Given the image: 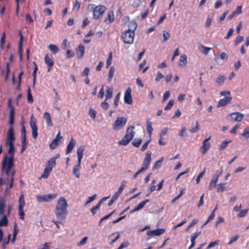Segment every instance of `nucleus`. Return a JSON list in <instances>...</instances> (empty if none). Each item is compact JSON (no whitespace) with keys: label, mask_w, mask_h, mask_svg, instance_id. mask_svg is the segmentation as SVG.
Listing matches in <instances>:
<instances>
[{"label":"nucleus","mask_w":249,"mask_h":249,"mask_svg":"<svg viewBox=\"0 0 249 249\" xmlns=\"http://www.w3.org/2000/svg\"><path fill=\"white\" fill-rule=\"evenodd\" d=\"M8 107L10 108V120H9V124L12 126V125L14 124V106L11 105V100L9 99L8 100Z\"/></svg>","instance_id":"nucleus-15"},{"label":"nucleus","mask_w":249,"mask_h":249,"mask_svg":"<svg viewBox=\"0 0 249 249\" xmlns=\"http://www.w3.org/2000/svg\"><path fill=\"white\" fill-rule=\"evenodd\" d=\"M142 142V139L140 138H135L132 142V145L136 147H139Z\"/></svg>","instance_id":"nucleus-40"},{"label":"nucleus","mask_w":249,"mask_h":249,"mask_svg":"<svg viewBox=\"0 0 249 249\" xmlns=\"http://www.w3.org/2000/svg\"><path fill=\"white\" fill-rule=\"evenodd\" d=\"M75 53L74 52L71 50H68L66 52V56L67 58H70L74 56Z\"/></svg>","instance_id":"nucleus-63"},{"label":"nucleus","mask_w":249,"mask_h":249,"mask_svg":"<svg viewBox=\"0 0 249 249\" xmlns=\"http://www.w3.org/2000/svg\"><path fill=\"white\" fill-rule=\"evenodd\" d=\"M68 206L67 200L64 197L59 198L56 202L54 210L56 219L65 220L68 213Z\"/></svg>","instance_id":"nucleus-1"},{"label":"nucleus","mask_w":249,"mask_h":249,"mask_svg":"<svg viewBox=\"0 0 249 249\" xmlns=\"http://www.w3.org/2000/svg\"><path fill=\"white\" fill-rule=\"evenodd\" d=\"M156 189L155 185H150L149 188L147 189V194L146 195V196H148L149 195Z\"/></svg>","instance_id":"nucleus-52"},{"label":"nucleus","mask_w":249,"mask_h":249,"mask_svg":"<svg viewBox=\"0 0 249 249\" xmlns=\"http://www.w3.org/2000/svg\"><path fill=\"white\" fill-rule=\"evenodd\" d=\"M211 136L205 139L203 141V144L200 148V151L202 154H205L210 147V143L209 141L210 140Z\"/></svg>","instance_id":"nucleus-11"},{"label":"nucleus","mask_w":249,"mask_h":249,"mask_svg":"<svg viewBox=\"0 0 249 249\" xmlns=\"http://www.w3.org/2000/svg\"><path fill=\"white\" fill-rule=\"evenodd\" d=\"M244 39V37L243 36H238L234 41V45H237L239 43L241 42Z\"/></svg>","instance_id":"nucleus-47"},{"label":"nucleus","mask_w":249,"mask_h":249,"mask_svg":"<svg viewBox=\"0 0 249 249\" xmlns=\"http://www.w3.org/2000/svg\"><path fill=\"white\" fill-rule=\"evenodd\" d=\"M8 220L7 215H4L3 217L0 220V227L1 226H7L8 225Z\"/></svg>","instance_id":"nucleus-36"},{"label":"nucleus","mask_w":249,"mask_h":249,"mask_svg":"<svg viewBox=\"0 0 249 249\" xmlns=\"http://www.w3.org/2000/svg\"><path fill=\"white\" fill-rule=\"evenodd\" d=\"M76 144V141L71 138L67 146L66 154L70 153Z\"/></svg>","instance_id":"nucleus-22"},{"label":"nucleus","mask_w":249,"mask_h":249,"mask_svg":"<svg viewBox=\"0 0 249 249\" xmlns=\"http://www.w3.org/2000/svg\"><path fill=\"white\" fill-rule=\"evenodd\" d=\"M100 206H101L100 203H98L95 206L93 207L91 209L90 211L92 213V215L95 214L96 212L100 208Z\"/></svg>","instance_id":"nucleus-51"},{"label":"nucleus","mask_w":249,"mask_h":249,"mask_svg":"<svg viewBox=\"0 0 249 249\" xmlns=\"http://www.w3.org/2000/svg\"><path fill=\"white\" fill-rule=\"evenodd\" d=\"M56 165V163L55 161V160L54 158H51L47 163V166L45 167L46 168L52 171L53 168Z\"/></svg>","instance_id":"nucleus-26"},{"label":"nucleus","mask_w":249,"mask_h":249,"mask_svg":"<svg viewBox=\"0 0 249 249\" xmlns=\"http://www.w3.org/2000/svg\"><path fill=\"white\" fill-rule=\"evenodd\" d=\"M124 102L127 104H131L132 103L131 89L130 88L127 89L124 92Z\"/></svg>","instance_id":"nucleus-13"},{"label":"nucleus","mask_w":249,"mask_h":249,"mask_svg":"<svg viewBox=\"0 0 249 249\" xmlns=\"http://www.w3.org/2000/svg\"><path fill=\"white\" fill-rule=\"evenodd\" d=\"M198 222V220L197 219H193L190 224L189 225V226L187 227V228L186 229V231H188L190 228L194 226L195 225L197 224Z\"/></svg>","instance_id":"nucleus-55"},{"label":"nucleus","mask_w":249,"mask_h":249,"mask_svg":"<svg viewBox=\"0 0 249 249\" xmlns=\"http://www.w3.org/2000/svg\"><path fill=\"white\" fill-rule=\"evenodd\" d=\"M23 207L22 206H18V214L19 216V218L20 219L23 220L24 218V213L23 211Z\"/></svg>","instance_id":"nucleus-44"},{"label":"nucleus","mask_w":249,"mask_h":249,"mask_svg":"<svg viewBox=\"0 0 249 249\" xmlns=\"http://www.w3.org/2000/svg\"><path fill=\"white\" fill-rule=\"evenodd\" d=\"M134 126H130L127 128L124 136L119 142V143L120 145H126L129 143L135 134V132L134 131Z\"/></svg>","instance_id":"nucleus-3"},{"label":"nucleus","mask_w":249,"mask_h":249,"mask_svg":"<svg viewBox=\"0 0 249 249\" xmlns=\"http://www.w3.org/2000/svg\"><path fill=\"white\" fill-rule=\"evenodd\" d=\"M81 169V166H78L76 165H74L72 168V173L73 175L75 176L76 178H78L80 177V170Z\"/></svg>","instance_id":"nucleus-28"},{"label":"nucleus","mask_w":249,"mask_h":249,"mask_svg":"<svg viewBox=\"0 0 249 249\" xmlns=\"http://www.w3.org/2000/svg\"><path fill=\"white\" fill-rule=\"evenodd\" d=\"M63 138L62 136H60V132L59 131L57 134L56 135L55 138L53 140L52 142L49 144V147L52 149H55L56 146L59 145L61 143V140Z\"/></svg>","instance_id":"nucleus-9"},{"label":"nucleus","mask_w":249,"mask_h":249,"mask_svg":"<svg viewBox=\"0 0 249 249\" xmlns=\"http://www.w3.org/2000/svg\"><path fill=\"white\" fill-rule=\"evenodd\" d=\"M125 183H126V182L124 181H123L122 182L121 185L120 186L118 191L113 195V196H115V198H116L117 199L118 196H119V195L123 192V190H124V189L125 186Z\"/></svg>","instance_id":"nucleus-27"},{"label":"nucleus","mask_w":249,"mask_h":249,"mask_svg":"<svg viewBox=\"0 0 249 249\" xmlns=\"http://www.w3.org/2000/svg\"><path fill=\"white\" fill-rule=\"evenodd\" d=\"M212 18L210 17V16H208L206 21L205 24V26L207 28H209L212 23Z\"/></svg>","instance_id":"nucleus-50"},{"label":"nucleus","mask_w":249,"mask_h":249,"mask_svg":"<svg viewBox=\"0 0 249 249\" xmlns=\"http://www.w3.org/2000/svg\"><path fill=\"white\" fill-rule=\"evenodd\" d=\"M112 53H110L108 57L107 61V63H106L107 68H108L110 65V64L112 63Z\"/></svg>","instance_id":"nucleus-59"},{"label":"nucleus","mask_w":249,"mask_h":249,"mask_svg":"<svg viewBox=\"0 0 249 249\" xmlns=\"http://www.w3.org/2000/svg\"><path fill=\"white\" fill-rule=\"evenodd\" d=\"M5 200L3 197L0 198V214H3L4 212Z\"/></svg>","instance_id":"nucleus-33"},{"label":"nucleus","mask_w":249,"mask_h":249,"mask_svg":"<svg viewBox=\"0 0 249 249\" xmlns=\"http://www.w3.org/2000/svg\"><path fill=\"white\" fill-rule=\"evenodd\" d=\"M187 63V57L186 55H181L180 56L179 60L178 62L179 66L181 67H184Z\"/></svg>","instance_id":"nucleus-25"},{"label":"nucleus","mask_w":249,"mask_h":249,"mask_svg":"<svg viewBox=\"0 0 249 249\" xmlns=\"http://www.w3.org/2000/svg\"><path fill=\"white\" fill-rule=\"evenodd\" d=\"M65 220H60L59 219H57V220H53L52 222L56 225V227L58 229H60V226H59V224H62Z\"/></svg>","instance_id":"nucleus-58"},{"label":"nucleus","mask_w":249,"mask_h":249,"mask_svg":"<svg viewBox=\"0 0 249 249\" xmlns=\"http://www.w3.org/2000/svg\"><path fill=\"white\" fill-rule=\"evenodd\" d=\"M96 194H94V195H93L89 197L88 198V199H87V201L86 202V203L85 204V206L87 205L89 203L91 202L92 201H93V200H94L95 198H96Z\"/></svg>","instance_id":"nucleus-57"},{"label":"nucleus","mask_w":249,"mask_h":249,"mask_svg":"<svg viewBox=\"0 0 249 249\" xmlns=\"http://www.w3.org/2000/svg\"><path fill=\"white\" fill-rule=\"evenodd\" d=\"M173 105H174V100H170L167 103V105L165 106L164 109L165 110L170 109L173 107Z\"/></svg>","instance_id":"nucleus-56"},{"label":"nucleus","mask_w":249,"mask_h":249,"mask_svg":"<svg viewBox=\"0 0 249 249\" xmlns=\"http://www.w3.org/2000/svg\"><path fill=\"white\" fill-rule=\"evenodd\" d=\"M163 41H165L166 40H167L169 38H170V34L166 31H163Z\"/></svg>","instance_id":"nucleus-64"},{"label":"nucleus","mask_w":249,"mask_h":249,"mask_svg":"<svg viewBox=\"0 0 249 249\" xmlns=\"http://www.w3.org/2000/svg\"><path fill=\"white\" fill-rule=\"evenodd\" d=\"M13 156H8L5 155L2 160V171L6 176H8L10 174V171L14 165Z\"/></svg>","instance_id":"nucleus-2"},{"label":"nucleus","mask_w":249,"mask_h":249,"mask_svg":"<svg viewBox=\"0 0 249 249\" xmlns=\"http://www.w3.org/2000/svg\"><path fill=\"white\" fill-rule=\"evenodd\" d=\"M163 159L164 158L162 157L155 162L153 169H158L161 166V164L163 160Z\"/></svg>","instance_id":"nucleus-43"},{"label":"nucleus","mask_w":249,"mask_h":249,"mask_svg":"<svg viewBox=\"0 0 249 249\" xmlns=\"http://www.w3.org/2000/svg\"><path fill=\"white\" fill-rule=\"evenodd\" d=\"M249 211V209H244L241 210L239 214H238V216L239 217H243L246 215L248 212Z\"/></svg>","instance_id":"nucleus-54"},{"label":"nucleus","mask_w":249,"mask_h":249,"mask_svg":"<svg viewBox=\"0 0 249 249\" xmlns=\"http://www.w3.org/2000/svg\"><path fill=\"white\" fill-rule=\"evenodd\" d=\"M27 101L29 103H32L33 102V98L31 93V90L30 88L28 87L27 88Z\"/></svg>","instance_id":"nucleus-37"},{"label":"nucleus","mask_w":249,"mask_h":249,"mask_svg":"<svg viewBox=\"0 0 249 249\" xmlns=\"http://www.w3.org/2000/svg\"><path fill=\"white\" fill-rule=\"evenodd\" d=\"M244 117V115L239 112L231 113L229 114L228 119L232 122H240Z\"/></svg>","instance_id":"nucleus-7"},{"label":"nucleus","mask_w":249,"mask_h":249,"mask_svg":"<svg viewBox=\"0 0 249 249\" xmlns=\"http://www.w3.org/2000/svg\"><path fill=\"white\" fill-rule=\"evenodd\" d=\"M51 171L50 170L45 168L43 171V174L41 175L39 178H47L51 172Z\"/></svg>","instance_id":"nucleus-41"},{"label":"nucleus","mask_w":249,"mask_h":249,"mask_svg":"<svg viewBox=\"0 0 249 249\" xmlns=\"http://www.w3.org/2000/svg\"><path fill=\"white\" fill-rule=\"evenodd\" d=\"M33 115L31 116V120L30 121V124L32 128V137L36 139L37 136V127L36 124V121L33 119Z\"/></svg>","instance_id":"nucleus-10"},{"label":"nucleus","mask_w":249,"mask_h":249,"mask_svg":"<svg viewBox=\"0 0 249 249\" xmlns=\"http://www.w3.org/2000/svg\"><path fill=\"white\" fill-rule=\"evenodd\" d=\"M7 145L9 146V148L8 150V153L10 155L9 156H13L14 157V153L15 151L14 149V146L13 143H9V144H6Z\"/></svg>","instance_id":"nucleus-35"},{"label":"nucleus","mask_w":249,"mask_h":249,"mask_svg":"<svg viewBox=\"0 0 249 249\" xmlns=\"http://www.w3.org/2000/svg\"><path fill=\"white\" fill-rule=\"evenodd\" d=\"M48 48L53 54L57 53L59 51V48L56 45L54 44H49L48 46Z\"/></svg>","instance_id":"nucleus-31"},{"label":"nucleus","mask_w":249,"mask_h":249,"mask_svg":"<svg viewBox=\"0 0 249 249\" xmlns=\"http://www.w3.org/2000/svg\"><path fill=\"white\" fill-rule=\"evenodd\" d=\"M232 98L231 96L225 97L223 99H220L217 104V107H224L227 104L231 102Z\"/></svg>","instance_id":"nucleus-19"},{"label":"nucleus","mask_w":249,"mask_h":249,"mask_svg":"<svg viewBox=\"0 0 249 249\" xmlns=\"http://www.w3.org/2000/svg\"><path fill=\"white\" fill-rule=\"evenodd\" d=\"M200 48L202 49L201 50V52L205 55H207L209 53V52L212 50V48L205 47L203 45H201Z\"/></svg>","instance_id":"nucleus-38"},{"label":"nucleus","mask_w":249,"mask_h":249,"mask_svg":"<svg viewBox=\"0 0 249 249\" xmlns=\"http://www.w3.org/2000/svg\"><path fill=\"white\" fill-rule=\"evenodd\" d=\"M151 154L152 153L150 151H147L143 161L142 166L146 168L147 169H148L151 161Z\"/></svg>","instance_id":"nucleus-18"},{"label":"nucleus","mask_w":249,"mask_h":249,"mask_svg":"<svg viewBox=\"0 0 249 249\" xmlns=\"http://www.w3.org/2000/svg\"><path fill=\"white\" fill-rule=\"evenodd\" d=\"M199 129V124H198V123L197 121L196 122V126L195 127H192L190 130V132L191 133H196V132L197 131H198Z\"/></svg>","instance_id":"nucleus-49"},{"label":"nucleus","mask_w":249,"mask_h":249,"mask_svg":"<svg viewBox=\"0 0 249 249\" xmlns=\"http://www.w3.org/2000/svg\"><path fill=\"white\" fill-rule=\"evenodd\" d=\"M226 79V77L224 75H219L215 79V83L217 85L220 86L222 85Z\"/></svg>","instance_id":"nucleus-29"},{"label":"nucleus","mask_w":249,"mask_h":249,"mask_svg":"<svg viewBox=\"0 0 249 249\" xmlns=\"http://www.w3.org/2000/svg\"><path fill=\"white\" fill-rule=\"evenodd\" d=\"M43 118L45 119L46 124L48 126H53V124L52 121V118L50 113L48 112H46L44 113Z\"/></svg>","instance_id":"nucleus-23"},{"label":"nucleus","mask_w":249,"mask_h":249,"mask_svg":"<svg viewBox=\"0 0 249 249\" xmlns=\"http://www.w3.org/2000/svg\"><path fill=\"white\" fill-rule=\"evenodd\" d=\"M15 140L14 136L13 128L10 126L7 132V136L6 138V144L13 143V141Z\"/></svg>","instance_id":"nucleus-17"},{"label":"nucleus","mask_w":249,"mask_h":249,"mask_svg":"<svg viewBox=\"0 0 249 249\" xmlns=\"http://www.w3.org/2000/svg\"><path fill=\"white\" fill-rule=\"evenodd\" d=\"M88 237L87 236L84 237L77 244V246H81L85 245L87 242Z\"/></svg>","instance_id":"nucleus-62"},{"label":"nucleus","mask_w":249,"mask_h":249,"mask_svg":"<svg viewBox=\"0 0 249 249\" xmlns=\"http://www.w3.org/2000/svg\"><path fill=\"white\" fill-rule=\"evenodd\" d=\"M146 127H147V132L150 136L151 135V134H152V132L153 131V128L151 125V123L150 122H147L146 123Z\"/></svg>","instance_id":"nucleus-46"},{"label":"nucleus","mask_w":249,"mask_h":249,"mask_svg":"<svg viewBox=\"0 0 249 249\" xmlns=\"http://www.w3.org/2000/svg\"><path fill=\"white\" fill-rule=\"evenodd\" d=\"M221 174V172L219 173H217V172L213 176L209 185V189L212 190L213 188H214L216 185V183L218 181V178Z\"/></svg>","instance_id":"nucleus-16"},{"label":"nucleus","mask_w":249,"mask_h":249,"mask_svg":"<svg viewBox=\"0 0 249 249\" xmlns=\"http://www.w3.org/2000/svg\"><path fill=\"white\" fill-rule=\"evenodd\" d=\"M114 16L113 12L112 11H110L107 15V18L106 20H107L109 21V23H111L114 21Z\"/></svg>","instance_id":"nucleus-45"},{"label":"nucleus","mask_w":249,"mask_h":249,"mask_svg":"<svg viewBox=\"0 0 249 249\" xmlns=\"http://www.w3.org/2000/svg\"><path fill=\"white\" fill-rule=\"evenodd\" d=\"M113 88L112 87H108L107 90L106 94V99H110L113 94Z\"/></svg>","instance_id":"nucleus-34"},{"label":"nucleus","mask_w":249,"mask_h":249,"mask_svg":"<svg viewBox=\"0 0 249 249\" xmlns=\"http://www.w3.org/2000/svg\"><path fill=\"white\" fill-rule=\"evenodd\" d=\"M137 24L135 21L132 20L128 24V29L130 31L133 32L134 33L135 30L137 28Z\"/></svg>","instance_id":"nucleus-30"},{"label":"nucleus","mask_w":249,"mask_h":249,"mask_svg":"<svg viewBox=\"0 0 249 249\" xmlns=\"http://www.w3.org/2000/svg\"><path fill=\"white\" fill-rule=\"evenodd\" d=\"M201 231H196L191 236V241L192 245H195L196 244V238L200 234Z\"/></svg>","instance_id":"nucleus-32"},{"label":"nucleus","mask_w":249,"mask_h":249,"mask_svg":"<svg viewBox=\"0 0 249 249\" xmlns=\"http://www.w3.org/2000/svg\"><path fill=\"white\" fill-rule=\"evenodd\" d=\"M242 135L246 139L249 138V127H247L244 129Z\"/></svg>","instance_id":"nucleus-53"},{"label":"nucleus","mask_w":249,"mask_h":249,"mask_svg":"<svg viewBox=\"0 0 249 249\" xmlns=\"http://www.w3.org/2000/svg\"><path fill=\"white\" fill-rule=\"evenodd\" d=\"M165 231V230L164 229L161 228L152 231H148L146 233L148 236H160L163 234Z\"/></svg>","instance_id":"nucleus-14"},{"label":"nucleus","mask_w":249,"mask_h":249,"mask_svg":"<svg viewBox=\"0 0 249 249\" xmlns=\"http://www.w3.org/2000/svg\"><path fill=\"white\" fill-rule=\"evenodd\" d=\"M225 183H220L218 184L217 187L216 191L217 192H223L224 190H227L226 187L225 186Z\"/></svg>","instance_id":"nucleus-42"},{"label":"nucleus","mask_w":249,"mask_h":249,"mask_svg":"<svg viewBox=\"0 0 249 249\" xmlns=\"http://www.w3.org/2000/svg\"><path fill=\"white\" fill-rule=\"evenodd\" d=\"M149 200L148 199H145L144 200L142 201L137 206H135V208L133 210L130 211V213H132L136 211H138L141 210L144 207L145 205L147 202H149Z\"/></svg>","instance_id":"nucleus-21"},{"label":"nucleus","mask_w":249,"mask_h":249,"mask_svg":"<svg viewBox=\"0 0 249 249\" xmlns=\"http://www.w3.org/2000/svg\"><path fill=\"white\" fill-rule=\"evenodd\" d=\"M230 141H224L220 144L219 149L220 150H224L228 145Z\"/></svg>","instance_id":"nucleus-48"},{"label":"nucleus","mask_w":249,"mask_h":249,"mask_svg":"<svg viewBox=\"0 0 249 249\" xmlns=\"http://www.w3.org/2000/svg\"><path fill=\"white\" fill-rule=\"evenodd\" d=\"M106 10L104 6L98 5L96 6L93 10V17L94 18L98 19Z\"/></svg>","instance_id":"nucleus-6"},{"label":"nucleus","mask_w":249,"mask_h":249,"mask_svg":"<svg viewBox=\"0 0 249 249\" xmlns=\"http://www.w3.org/2000/svg\"><path fill=\"white\" fill-rule=\"evenodd\" d=\"M115 72V69L113 67H111L108 75L107 81L108 82H110L111 81L112 78L113 76L114 73Z\"/></svg>","instance_id":"nucleus-39"},{"label":"nucleus","mask_w":249,"mask_h":249,"mask_svg":"<svg viewBox=\"0 0 249 249\" xmlns=\"http://www.w3.org/2000/svg\"><path fill=\"white\" fill-rule=\"evenodd\" d=\"M85 149V146L84 145H81L80 147L77 148L76 150V154L78 159H82Z\"/></svg>","instance_id":"nucleus-24"},{"label":"nucleus","mask_w":249,"mask_h":249,"mask_svg":"<svg viewBox=\"0 0 249 249\" xmlns=\"http://www.w3.org/2000/svg\"><path fill=\"white\" fill-rule=\"evenodd\" d=\"M164 75L160 71H158L155 80L156 82H159L161 79H162Z\"/></svg>","instance_id":"nucleus-61"},{"label":"nucleus","mask_w":249,"mask_h":249,"mask_svg":"<svg viewBox=\"0 0 249 249\" xmlns=\"http://www.w3.org/2000/svg\"><path fill=\"white\" fill-rule=\"evenodd\" d=\"M89 114L91 118L94 119L96 117V113L94 110L90 108L89 111Z\"/></svg>","instance_id":"nucleus-60"},{"label":"nucleus","mask_w":249,"mask_h":249,"mask_svg":"<svg viewBox=\"0 0 249 249\" xmlns=\"http://www.w3.org/2000/svg\"><path fill=\"white\" fill-rule=\"evenodd\" d=\"M44 61L47 65L48 71H49L54 64L52 55L49 53H47L45 55Z\"/></svg>","instance_id":"nucleus-12"},{"label":"nucleus","mask_w":249,"mask_h":249,"mask_svg":"<svg viewBox=\"0 0 249 249\" xmlns=\"http://www.w3.org/2000/svg\"><path fill=\"white\" fill-rule=\"evenodd\" d=\"M127 119L124 117H118L112 124V128L114 130H119L125 125Z\"/></svg>","instance_id":"nucleus-5"},{"label":"nucleus","mask_w":249,"mask_h":249,"mask_svg":"<svg viewBox=\"0 0 249 249\" xmlns=\"http://www.w3.org/2000/svg\"><path fill=\"white\" fill-rule=\"evenodd\" d=\"M85 52V47L83 45H79L76 49V53L77 57L81 59L84 55Z\"/></svg>","instance_id":"nucleus-20"},{"label":"nucleus","mask_w":249,"mask_h":249,"mask_svg":"<svg viewBox=\"0 0 249 249\" xmlns=\"http://www.w3.org/2000/svg\"><path fill=\"white\" fill-rule=\"evenodd\" d=\"M57 194H48L45 195L43 196H37L36 199L39 202H49L51 200L55 198L57 196Z\"/></svg>","instance_id":"nucleus-8"},{"label":"nucleus","mask_w":249,"mask_h":249,"mask_svg":"<svg viewBox=\"0 0 249 249\" xmlns=\"http://www.w3.org/2000/svg\"><path fill=\"white\" fill-rule=\"evenodd\" d=\"M135 34L133 32L126 30L122 33V39L125 44H132L134 41Z\"/></svg>","instance_id":"nucleus-4"}]
</instances>
